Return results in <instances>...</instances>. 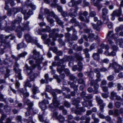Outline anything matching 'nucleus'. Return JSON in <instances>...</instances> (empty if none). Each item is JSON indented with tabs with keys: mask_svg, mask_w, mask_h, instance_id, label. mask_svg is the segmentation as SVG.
Returning <instances> with one entry per match:
<instances>
[{
	"mask_svg": "<svg viewBox=\"0 0 123 123\" xmlns=\"http://www.w3.org/2000/svg\"><path fill=\"white\" fill-rule=\"evenodd\" d=\"M96 101L98 105H102L103 103V101L100 98V96H96Z\"/></svg>",
	"mask_w": 123,
	"mask_h": 123,
	"instance_id": "nucleus-30",
	"label": "nucleus"
},
{
	"mask_svg": "<svg viewBox=\"0 0 123 123\" xmlns=\"http://www.w3.org/2000/svg\"><path fill=\"white\" fill-rule=\"evenodd\" d=\"M45 112L43 111L42 115H40L38 116V118L39 120L41 122H43L44 121L43 117L45 115L46 113H45Z\"/></svg>",
	"mask_w": 123,
	"mask_h": 123,
	"instance_id": "nucleus-46",
	"label": "nucleus"
},
{
	"mask_svg": "<svg viewBox=\"0 0 123 123\" xmlns=\"http://www.w3.org/2000/svg\"><path fill=\"white\" fill-rule=\"evenodd\" d=\"M111 96L110 97V99L112 100H114V97H116L117 95V93L115 92H112L111 93Z\"/></svg>",
	"mask_w": 123,
	"mask_h": 123,
	"instance_id": "nucleus-47",
	"label": "nucleus"
},
{
	"mask_svg": "<svg viewBox=\"0 0 123 123\" xmlns=\"http://www.w3.org/2000/svg\"><path fill=\"white\" fill-rule=\"evenodd\" d=\"M68 84L70 85L71 87L73 88L74 91L76 90L77 89L78 85H75L76 81H74L73 82L71 83L70 81H69L68 82Z\"/></svg>",
	"mask_w": 123,
	"mask_h": 123,
	"instance_id": "nucleus-23",
	"label": "nucleus"
},
{
	"mask_svg": "<svg viewBox=\"0 0 123 123\" xmlns=\"http://www.w3.org/2000/svg\"><path fill=\"white\" fill-rule=\"evenodd\" d=\"M102 18L103 19V23L105 24H106L109 21L108 17H105L104 18Z\"/></svg>",
	"mask_w": 123,
	"mask_h": 123,
	"instance_id": "nucleus-62",
	"label": "nucleus"
},
{
	"mask_svg": "<svg viewBox=\"0 0 123 123\" xmlns=\"http://www.w3.org/2000/svg\"><path fill=\"white\" fill-rule=\"evenodd\" d=\"M29 63L32 66L29 67L27 64H26L24 67L23 70L24 71L26 72L28 75H29L31 74L32 73V70L36 67V65H37L36 62L35 64H34V62L33 60H30Z\"/></svg>",
	"mask_w": 123,
	"mask_h": 123,
	"instance_id": "nucleus-2",
	"label": "nucleus"
},
{
	"mask_svg": "<svg viewBox=\"0 0 123 123\" xmlns=\"http://www.w3.org/2000/svg\"><path fill=\"white\" fill-rule=\"evenodd\" d=\"M47 19L48 22L50 23V25L51 26H52L54 25V20L52 18L49 19V16H48L47 17Z\"/></svg>",
	"mask_w": 123,
	"mask_h": 123,
	"instance_id": "nucleus-43",
	"label": "nucleus"
},
{
	"mask_svg": "<svg viewBox=\"0 0 123 123\" xmlns=\"http://www.w3.org/2000/svg\"><path fill=\"white\" fill-rule=\"evenodd\" d=\"M52 89L51 87L49 85H47L46 86V91L49 92H51Z\"/></svg>",
	"mask_w": 123,
	"mask_h": 123,
	"instance_id": "nucleus-54",
	"label": "nucleus"
},
{
	"mask_svg": "<svg viewBox=\"0 0 123 123\" xmlns=\"http://www.w3.org/2000/svg\"><path fill=\"white\" fill-rule=\"evenodd\" d=\"M26 47V45L23 43H21L17 46V49H19L21 48H25Z\"/></svg>",
	"mask_w": 123,
	"mask_h": 123,
	"instance_id": "nucleus-44",
	"label": "nucleus"
},
{
	"mask_svg": "<svg viewBox=\"0 0 123 123\" xmlns=\"http://www.w3.org/2000/svg\"><path fill=\"white\" fill-rule=\"evenodd\" d=\"M93 96L91 94H89L88 96H86L84 97V100L85 101H88L89 99L92 98Z\"/></svg>",
	"mask_w": 123,
	"mask_h": 123,
	"instance_id": "nucleus-53",
	"label": "nucleus"
},
{
	"mask_svg": "<svg viewBox=\"0 0 123 123\" xmlns=\"http://www.w3.org/2000/svg\"><path fill=\"white\" fill-rule=\"evenodd\" d=\"M53 76L54 78L57 80V81L58 83H59L61 82V80L59 78L58 76L57 75L54 74V75Z\"/></svg>",
	"mask_w": 123,
	"mask_h": 123,
	"instance_id": "nucleus-56",
	"label": "nucleus"
},
{
	"mask_svg": "<svg viewBox=\"0 0 123 123\" xmlns=\"http://www.w3.org/2000/svg\"><path fill=\"white\" fill-rule=\"evenodd\" d=\"M10 35L8 36H5L3 34L0 35V54H2L4 53V50L6 48L10 49L11 48V44L10 42H7V40L9 38V37L12 36Z\"/></svg>",
	"mask_w": 123,
	"mask_h": 123,
	"instance_id": "nucleus-1",
	"label": "nucleus"
},
{
	"mask_svg": "<svg viewBox=\"0 0 123 123\" xmlns=\"http://www.w3.org/2000/svg\"><path fill=\"white\" fill-rule=\"evenodd\" d=\"M30 80H29L28 79H27L25 82H24L25 86H28L29 88H31L32 87V84L30 83Z\"/></svg>",
	"mask_w": 123,
	"mask_h": 123,
	"instance_id": "nucleus-41",
	"label": "nucleus"
},
{
	"mask_svg": "<svg viewBox=\"0 0 123 123\" xmlns=\"http://www.w3.org/2000/svg\"><path fill=\"white\" fill-rule=\"evenodd\" d=\"M71 23H75L74 25L75 26H77L79 24V22L77 21L76 19L75 18H73L70 21Z\"/></svg>",
	"mask_w": 123,
	"mask_h": 123,
	"instance_id": "nucleus-50",
	"label": "nucleus"
},
{
	"mask_svg": "<svg viewBox=\"0 0 123 123\" xmlns=\"http://www.w3.org/2000/svg\"><path fill=\"white\" fill-rule=\"evenodd\" d=\"M33 93L36 94L37 92H39L38 88L35 86V85L34 84L33 85V88L32 89Z\"/></svg>",
	"mask_w": 123,
	"mask_h": 123,
	"instance_id": "nucleus-35",
	"label": "nucleus"
},
{
	"mask_svg": "<svg viewBox=\"0 0 123 123\" xmlns=\"http://www.w3.org/2000/svg\"><path fill=\"white\" fill-rule=\"evenodd\" d=\"M68 76L69 77V79L70 80L74 81L75 80H77V78L73 75L71 74Z\"/></svg>",
	"mask_w": 123,
	"mask_h": 123,
	"instance_id": "nucleus-51",
	"label": "nucleus"
},
{
	"mask_svg": "<svg viewBox=\"0 0 123 123\" xmlns=\"http://www.w3.org/2000/svg\"><path fill=\"white\" fill-rule=\"evenodd\" d=\"M14 22H12L11 27H8L5 29V31L7 32H10L11 31H12L15 29L16 26L14 23Z\"/></svg>",
	"mask_w": 123,
	"mask_h": 123,
	"instance_id": "nucleus-20",
	"label": "nucleus"
},
{
	"mask_svg": "<svg viewBox=\"0 0 123 123\" xmlns=\"http://www.w3.org/2000/svg\"><path fill=\"white\" fill-rule=\"evenodd\" d=\"M102 18H104L105 17H107V14L108 13V10L105 8L102 9Z\"/></svg>",
	"mask_w": 123,
	"mask_h": 123,
	"instance_id": "nucleus-27",
	"label": "nucleus"
},
{
	"mask_svg": "<svg viewBox=\"0 0 123 123\" xmlns=\"http://www.w3.org/2000/svg\"><path fill=\"white\" fill-rule=\"evenodd\" d=\"M57 119L58 120L60 123L63 122L65 121L64 117L61 115H59V117L57 118Z\"/></svg>",
	"mask_w": 123,
	"mask_h": 123,
	"instance_id": "nucleus-42",
	"label": "nucleus"
},
{
	"mask_svg": "<svg viewBox=\"0 0 123 123\" xmlns=\"http://www.w3.org/2000/svg\"><path fill=\"white\" fill-rule=\"evenodd\" d=\"M83 14V12H80L79 13V19L82 21H85L86 23H88L89 21V17H86V20H85L84 18L82 16Z\"/></svg>",
	"mask_w": 123,
	"mask_h": 123,
	"instance_id": "nucleus-22",
	"label": "nucleus"
},
{
	"mask_svg": "<svg viewBox=\"0 0 123 123\" xmlns=\"http://www.w3.org/2000/svg\"><path fill=\"white\" fill-rule=\"evenodd\" d=\"M56 104L52 103L49 105V108L51 111H53L56 110V108L58 105H56Z\"/></svg>",
	"mask_w": 123,
	"mask_h": 123,
	"instance_id": "nucleus-26",
	"label": "nucleus"
},
{
	"mask_svg": "<svg viewBox=\"0 0 123 123\" xmlns=\"http://www.w3.org/2000/svg\"><path fill=\"white\" fill-rule=\"evenodd\" d=\"M18 90V92L20 95H23V101L25 103V99L26 97H28L29 96V93L27 92V90L25 88H21Z\"/></svg>",
	"mask_w": 123,
	"mask_h": 123,
	"instance_id": "nucleus-9",
	"label": "nucleus"
},
{
	"mask_svg": "<svg viewBox=\"0 0 123 123\" xmlns=\"http://www.w3.org/2000/svg\"><path fill=\"white\" fill-rule=\"evenodd\" d=\"M45 80L42 79L41 80V83L42 84L44 83L47 84L48 83V80L49 79V75L48 74H46L44 75Z\"/></svg>",
	"mask_w": 123,
	"mask_h": 123,
	"instance_id": "nucleus-25",
	"label": "nucleus"
},
{
	"mask_svg": "<svg viewBox=\"0 0 123 123\" xmlns=\"http://www.w3.org/2000/svg\"><path fill=\"white\" fill-rule=\"evenodd\" d=\"M57 7V9L58 11L60 12H61L63 11L62 7L60 5H59L58 4L56 5Z\"/></svg>",
	"mask_w": 123,
	"mask_h": 123,
	"instance_id": "nucleus-60",
	"label": "nucleus"
},
{
	"mask_svg": "<svg viewBox=\"0 0 123 123\" xmlns=\"http://www.w3.org/2000/svg\"><path fill=\"white\" fill-rule=\"evenodd\" d=\"M33 55L32 58L36 60V62L37 65L41 63L43 60L42 56L40 54L39 52L37 51L36 50H34L33 51Z\"/></svg>",
	"mask_w": 123,
	"mask_h": 123,
	"instance_id": "nucleus-3",
	"label": "nucleus"
},
{
	"mask_svg": "<svg viewBox=\"0 0 123 123\" xmlns=\"http://www.w3.org/2000/svg\"><path fill=\"white\" fill-rule=\"evenodd\" d=\"M97 80V79L95 80H92L90 83V84L91 86H93L94 89L93 91V92L94 94H97L98 93V89L99 87V86L97 83L98 82L100 81Z\"/></svg>",
	"mask_w": 123,
	"mask_h": 123,
	"instance_id": "nucleus-10",
	"label": "nucleus"
},
{
	"mask_svg": "<svg viewBox=\"0 0 123 123\" xmlns=\"http://www.w3.org/2000/svg\"><path fill=\"white\" fill-rule=\"evenodd\" d=\"M73 48L74 50L77 51H81L82 49L81 47L78 46L76 44H75L73 45Z\"/></svg>",
	"mask_w": 123,
	"mask_h": 123,
	"instance_id": "nucleus-36",
	"label": "nucleus"
},
{
	"mask_svg": "<svg viewBox=\"0 0 123 123\" xmlns=\"http://www.w3.org/2000/svg\"><path fill=\"white\" fill-rule=\"evenodd\" d=\"M19 66V64L16 62L14 66V69L17 74L16 75L17 77L18 78L19 80H21L22 79V76L21 74L22 70L18 68Z\"/></svg>",
	"mask_w": 123,
	"mask_h": 123,
	"instance_id": "nucleus-8",
	"label": "nucleus"
},
{
	"mask_svg": "<svg viewBox=\"0 0 123 123\" xmlns=\"http://www.w3.org/2000/svg\"><path fill=\"white\" fill-rule=\"evenodd\" d=\"M61 67L58 66L57 68V71L61 74L62 72L64 71L65 68V65H62Z\"/></svg>",
	"mask_w": 123,
	"mask_h": 123,
	"instance_id": "nucleus-33",
	"label": "nucleus"
},
{
	"mask_svg": "<svg viewBox=\"0 0 123 123\" xmlns=\"http://www.w3.org/2000/svg\"><path fill=\"white\" fill-rule=\"evenodd\" d=\"M115 34L114 33L113 31H109L107 35L106 39H112L115 37Z\"/></svg>",
	"mask_w": 123,
	"mask_h": 123,
	"instance_id": "nucleus-21",
	"label": "nucleus"
},
{
	"mask_svg": "<svg viewBox=\"0 0 123 123\" xmlns=\"http://www.w3.org/2000/svg\"><path fill=\"white\" fill-rule=\"evenodd\" d=\"M78 66L76 65L74 66L72 68V70L74 71H75L78 70L79 71H81L83 69L82 64L81 62H79L78 63Z\"/></svg>",
	"mask_w": 123,
	"mask_h": 123,
	"instance_id": "nucleus-15",
	"label": "nucleus"
},
{
	"mask_svg": "<svg viewBox=\"0 0 123 123\" xmlns=\"http://www.w3.org/2000/svg\"><path fill=\"white\" fill-rule=\"evenodd\" d=\"M93 71L96 74V76L97 78V80L98 81H100L101 75L100 73V69L98 68H95L93 70Z\"/></svg>",
	"mask_w": 123,
	"mask_h": 123,
	"instance_id": "nucleus-16",
	"label": "nucleus"
},
{
	"mask_svg": "<svg viewBox=\"0 0 123 123\" xmlns=\"http://www.w3.org/2000/svg\"><path fill=\"white\" fill-rule=\"evenodd\" d=\"M40 74V72H38V73H33L29 77L30 79V81H34L35 79Z\"/></svg>",
	"mask_w": 123,
	"mask_h": 123,
	"instance_id": "nucleus-24",
	"label": "nucleus"
},
{
	"mask_svg": "<svg viewBox=\"0 0 123 123\" xmlns=\"http://www.w3.org/2000/svg\"><path fill=\"white\" fill-rule=\"evenodd\" d=\"M75 56L77 59L79 60L82 61L83 58L79 54H77L75 55Z\"/></svg>",
	"mask_w": 123,
	"mask_h": 123,
	"instance_id": "nucleus-55",
	"label": "nucleus"
},
{
	"mask_svg": "<svg viewBox=\"0 0 123 123\" xmlns=\"http://www.w3.org/2000/svg\"><path fill=\"white\" fill-rule=\"evenodd\" d=\"M78 9V7L77 6H75L74 9V10L72 9H70V12L68 13L69 16L73 18L76 17L77 15V12Z\"/></svg>",
	"mask_w": 123,
	"mask_h": 123,
	"instance_id": "nucleus-14",
	"label": "nucleus"
},
{
	"mask_svg": "<svg viewBox=\"0 0 123 123\" xmlns=\"http://www.w3.org/2000/svg\"><path fill=\"white\" fill-rule=\"evenodd\" d=\"M112 67L115 69L114 71L115 73H119L120 70L123 68L122 66L116 62H113L112 63L110 64L108 68Z\"/></svg>",
	"mask_w": 123,
	"mask_h": 123,
	"instance_id": "nucleus-7",
	"label": "nucleus"
},
{
	"mask_svg": "<svg viewBox=\"0 0 123 123\" xmlns=\"http://www.w3.org/2000/svg\"><path fill=\"white\" fill-rule=\"evenodd\" d=\"M33 14V12L31 10H30L28 12H27L26 14L25 15L24 19L25 20L27 19L30 16Z\"/></svg>",
	"mask_w": 123,
	"mask_h": 123,
	"instance_id": "nucleus-37",
	"label": "nucleus"
},
{
	"mask_svg": "<svg viewBox=\"0 0 123 123\" xmlns=\"http://www.w3.org/2000/svg\"><path fill=\"white\" fill-rule=\"evenodd\" d=\"M122 10L121 7H120L118 9H116L113 11L112 15L117 17L120 16L122 15Z\"/></svg>",
	"mask_w": 123,
	"mask_h": 123,
	"instance_id": "nucleus-17",
	"label": "nucleus"
},
{
	"mask_svg": "<svg viewBox=\"0 0 123 123\" xmlns=\"http://www.w3.org/2000/svg\"><path fill=\"white\" fill-rule=\"evenodd\" d=\"M10 72V70L8 68H6V72L4 76V77L5 79L9 76Z\"/></svg>",
	"mask_w": 123,
	"mask_h": 123,
	"instance_id": "nucleus-45",
	"label": "nucleus"
},
{
	"mask_svg": "<svg viewBox=\"0 0 123 123\" xmlns=\"http://www.w3.org/2000/svg\"><path fill=\"white\" fill-rule=\"evenodd\" d=\"M59 30L58 29H54L51 30L49 35V38H51L53 37H56L61 38L63 37L64 35L63 34H58L57 32H58Z\"/></svg>",
	"mask_w": 123,
	"mask_h": 123,
	"instance_id": "nucleus-5",
	"label": "nucleus"
},
{
	"mask_svg": "<svg viewBox=\"0 0 123 123\" xmlns=\"http://www.w3.org/2000/svg\"><path fill=\"white\" fill-rule=\"evenodd\" d=\"M28 106L27 108V110H32L33 112L35 114H36L38 112V110L37 109H34L32 108V107L33 105V103L31 102L29 99H27L25 103Z\"/></svg>",
	"mask_w": 123,
	"mask_h": 123,
	"instance_id": "nucleus-12",
	"label": "nucleus"
},
{
	"mask_svg": "<svg viewBox=\"0 0 123 123\" xmlns=\"http://www.w3.org/2000/svg\"><path fill=\"white\" fill-rule=\"evenodd\" d=\"M77 102L78 104H79L80 102V98L79 97H78L75 100H74L73 102V105H76L75 102Z\"/></svg>",
	"mask_w": 123,
	"mask_h": 123,
	"instance_id": "nucleus-58",
	"label": "nucleus"
},
{
	"mask_svg": "<svg viewBox=\"0 0 123 123\" xmlns=\"http://www.w3.org/2000/svg\"><path fill=\"white\" fill-rule=\"evenodd\" d=\"M49 104V102L48 100L44 99L42 102H39V106L42 111H44L47 108L46 105Z\"/></svg>",
	"mask_w": 123,
	"mask_h": 123,
	"instance_id": "nucleus-13",
	"label": "nucleus"
},
{
	"mask_svg": "<svg viewBox=\"0 0 123 123\" xmlns=\"http://www.w3.org/2000/svg\"><path fill=\"white\" fill-rule=\"evenodd\" d=\"M25 4L27 6H30L33 10H35L36 7L30 0H26L25 3Z\"/></svg>",
	"mask_w": 123,
	"mask_h": 123,
	"instance_id": "nucleus-18",
	"label": "nucleus"
},
{
	"mask_svg": "<svg viewBox=\"0 0 123 123\" xmlns=\"http://www.w3.org/2000/svg\"><path fill=\"white\" fill-rule=\"evenodd\" d=\"M106 104L105 103H103L102 105H100L99 106V110L97 112V114L99 117L102 119H104L105 116L103 114L104 112V108Z\"/></svg>",
	"mask_w": 123,
	"mask_h": 123,
	"instance_id": "nucleus-11",
	"label": "nucleus"
},
{
	"mask_svg": "<svg viewBox=\"0 0 123 123\" xmlns=\"http://www.w3.org/2000/svg\"><path fill=\"white\" fill-rule=\"evenodd\" d=\"M88 75L89 77V80H92L94 76V74L93 71H91L89 73Z\"/></svg>",
	"mask_w": 123,
	"mask_h": 123,
	"instance_id": "nucleus-48",
	"label": "nucleus"
},
{
	"mask_svg": "<svg viewBox=\"0 0 123 123\" xmlns=\"http://www.w3.org/2000/svg\"><path fill=\"white\" fill-rule=\"evenodd\" d=\"M114 76L113 75H110L107 77V80L110 81H112L114 80Z\"/></svg>",
	"mask_w": 123,
	"mask_h": 123,
	"instance_id": "nucleus-61",
	"label": "nucleus"
},
{
	"mask_svg": "<svg viewBox=\"0 0 123 123\" xmlns=\"http://www.w3.org/2000/svg\"><path fill=\"white\" fill-rule=\"evenodd\" d=\"M96 15V12L94 11H91L89 14V16L92 17H94Z\"/></svg>",
	"mask_w": 123,
	"mask_h": 123,
	"instance_id": "nucleus-64",
	"label": "nucleus"
},
{
	"mask_svg": "<svg viewBox=\"0 0 123 123\" xmlns=\"http://www.w3.org/2000/svg\"><path fill=\"white\" fill-rule=\"evenodd\" d=\"M94 34L93 33H90L89 36V38L90 39V41L91 42L93 41L94 39H96L98 38V36H97L96 37H94Z\"/></svg>",
	"mask_w": 123,
	"mask_h": 123,
	"instance_id": "nucleus-31",
	"label": "nucleus"
},
{
	"mask_svg": "<svg viewBox=\"0 0 123 123\" xmlns=\"http://www.w3.org/2000/svg\"><path fill=\"white\" fill-rule=\"evenodd\" d=\"M64 106L67 108H69L70 106V104L69 102L67 101H65L64 102Z\"/></svg>",
	"mask_w": 123,
	"mask_h": 123,
	"instance_id": "nucleus-63",
	"label": "nucleus"
},
{
	"mask_svg": "<svg viewBox=\"0 0 123 123\" xmlns=\"http://www.w3.org/2000/svg\"><path fill=\"white\" fill-rule=\"evenodd\" d=\"M58 113L57 111H55L53 112L52 114H51L52 116L53 117H55L56 119H57V118L59 117V116H58Z\"/></svg>",
	"mask_w": 123,
	"mask_h": 123,
	"instance_id": "nucleus-52",
	"label": "nucleus"
},
{
	"mask_svg": "<svg viewBox=\"0 0 123 123\" xmlns=\"http://www.w3.org/2000/svg\"><path fill=\"white\" fill-rule=\"evenodd\" d=\"M22 20V17L21 15L20 14H18L16 19L14 20L12 22H14V23L15 25L16 26L17 25H18L21 22Z\"/></svg>",
	"mask_w": 123,
	"mask_h": 123,
	"instance_id": "nucleus-19",
	"label": "nucleus"
},
{
	"mask_svg": "<svg viewBox=\"0 0 123 123\" xmlns=\"http://www.w3.org/2000/svg\"><path fill=\"white\" fill-rule=\"evenodd\" d=\"M118 42L119 43V45L121 48H123V39L121 38L117 39L116 42V43L117 44Z\"/></svg>",
	"mask_w": 123,
	"mask_h": 123,
	"instance_id": "nucleus-39",
	"label": "nucleus"
},
{
	"mask_svg": "<svg viewBox=\"0 0 123 123\" xmlns=\"http://www.w3.org/2000/svg\"><path fill=\"white\" fill-rule=\"evenodd\" d=\"M25 37L27 42H30L33 41L38 47L39 48L41 49H42L43 47L42 46L40 45L38 43L37 41L33 40L32 37L30 34H25Z\"/></svg>",
	"mask_w": 123,
	"mask_h": 123,
	"instance_id": "nucleus-4",
	"label": "nucleus"
},
{
	"mask_svg": "<svg viewBox=\"0 0 123 123\" xmlns=\"http://www.w3.org/2000/svg\"><path fill=\"white\" fill-rule=\"evenodd\" d=\"M83 39H85L86 41H87L88 38L87 36L85 35H83L82 36L81 39L78 40V43L79 44H81L83 43Z\"/></svg>",
	"mask_w": 123,
	"mask_h": 123,
	"instance_id": "nucleus-32",
	"label": "nucleus"
},
{
	"mask_svg": "<svg viewBox=\"0 0 123 123\" xmlns=\"http://www.w3.org/2000/svg\"><path fill=\"white\" fill-rule=\"evenodd\" d=\"M29 21H27L25 23L23 27L19 26V24L18 25H17L15 26V28L17 27V28L15 30V31L16 32H18L20 30L23 31L25 30H27L28 31L30 30V28L29 27Z\"/></svg>",
	"mask_w": 123,
	"mask_h": 123,
	"instance_id": "nucleus-6",
	"label": "nucleus"
},
{
	"mask_svg": "<svg viewBox=\"0 0 123 123\" xmlns=\"http://www.w3.org/2000/svg\"><path fill=\"white\" fill-rule=\"evenodd\" d=\"M55 19L58 24L61 25H63V23L60 19L57 16H55Z\"/></svg>",
	"mask_w": 123,
	"mask_h": 123,
	"instance_id": "nucleus-49",
	"label": "nucleus"
},
{
	"mask_svg": "<svg viewBox=\"0 0 123 123\" xmlns=\"http://www.w3.org/2000/svg\"><path fill=\"white\" fill-rule=\"evenodd\" d=\"M123 29V25H121L120 26L116 27L115 29V31L116 32H118Z\"/></svg>",
	"mask_w": 123,
	"mask_h": 123,
	"instance_id": "nucleus-57",
	"label": "nucleus"
},
{
	"mask_svg": "<svg viewBox=\"0 0 123 123\" xmlns=\"http://www.w3.org/2000/svg\"><path fill=\"white\" fill-rule=\"evenodd\" d=\"M63 59L65 60L66 62H71L73 60L72 57L70 56L65 55L63 57Z\"/></svg>",
	"mask_w": 123,
	"mask_h": 123,
	"instance_id": "nucleus-34",
	"label": "nucleus"
},
{
	"mask_svg": "<svg viewBox=\"0 0 123 123\" xmlns=\"http://www.w3.org/2000/svg\"><path fill=\"white\" fill-rule=\"evenodd\" d=\"M77 33V31H75V30L74 29L73 32L71 37L72 40L75 41L77 40L78 37L76 35Z\"/></svg>",
	"mask_w": 123,
	"mask_h": 123,
	"instance_id": "nucleus-29",
	"label": "nucleus"
},
{
	"mask_svg": "<svg viewBox=\"0 0 123 123\" xmlns=\"http://www.w3.org/2000/svg\"><path fill=\"white\" fill-rule=\"evenodd\" d=\"M93 5L94 6L97 7L99 11L100 10L103 6L101 5L97 1H96L94 3H93Z\"/></svg>",
	"mask_w": 123,
	"mask_h": 123,
	"instance_id": "nucleus-40",
	"label": "nucleus"
},
{
	"mask_svg": "<svg viewBox=\"0 0 123 123\" xmlns=\"http://www.w3.org/2000/svg\"><path fill=\"white\" fill-rule=\"evenodd\" d=\"M92 56L95 60L98 61L99 60L100 55L98 53H94L92 55Z\"/></svg>",
	"mask_w": 123,
	"mask_h": 123,
	"instance_id": "nucleus-38",
	"label": "nucleus"
},
{
	"mask_svg": "<svg viewBox=\"0 0 123 123\" xmlns=\"http://www.w3.org/2000/svg\"><path fill=\"white\" fill-rule=\"evenodd\" d=\"M52 101L53 103L56 104V105H58V102L57 100L56 97H53Z\"/></svg>",
	"mask_w": 123,
	"mask_h": 123,
	"instance_id": "nucleus-59",
	"label": "nucleus"
},
{
	"mask_svg": "<svg viewBox=\"0 0 123 123\" xmlns=\"http://www.w3.org/2000/svg\"><path fill=\"white\" fill-rule=\"evenodd\" d=\"M12 12L13 13L14 16L17 13L20 11L22 10V8L20 7H15L12 8Z\"/></svg>",
	"mask_w": 123,
	"mask_h": 123,
	"instance_id": "nucleus-28",
	"label": "nucleus"
}]
</instances>
